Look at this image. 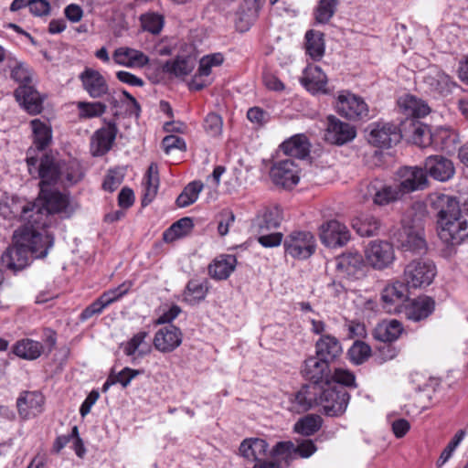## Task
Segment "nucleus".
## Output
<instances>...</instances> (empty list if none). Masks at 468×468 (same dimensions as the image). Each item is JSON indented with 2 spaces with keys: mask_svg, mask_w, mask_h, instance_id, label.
Wrapping results in <instances>:
<instances>
[{
  "mask_svg": "<svg viewBox=\"0 0 468 468\" xmlns=\"http://www.w3.org/2000/svg\"><path fill=\"white\" fill-rule=\"evenodd\" d=\"M55 237L49 231L21 226L15 230L13 245L2 254V263L15 272L29 265V254L35 259H44L54 246Z\"/></svg>",
  "mask_w": 468,
  "mask_h": 468,
  "instance_id": "f257e3e1",
  "label": "nucleus"
},
{
  "mask_svg": "<svg viewBox=\"0 0 468 468\" xmlns=\"http://www.w3.org/2000/svg\"><path fill=\"white\" fill-rule=\"evenodd\" d=\"M39 204L37 203L36 210L41 212V222H45L44 226L39 225L37 229L41 232L48 231L50 220L49 216L60 214L63 218H69L73 214L70 207L69 194L62 193L53 186H42L38 196Z\"/></svg>",
  "mask_w": 468,
  "mask_h": 468,
  "instance_id": "f03ea898",
  "label": "nucleus"
},
{
  "mask_svg": "<svg viewBox=\"0 0 468 468\" xmlns=\"http://www.w3.org/2000/svg\"><path fill=\"white\" fill-rule=\"evenodd\" d=\"M26 163L29 175L40 179L39 187L54 186L60 179L62 160H58L51 153H44L38 157L36 150L27 151Z\"/></svg>",
  "mask_w": 468,
  "mask_h": 468,
  "instance_id": "7ed1b4c3",
  "label": "nucleus"
},
{
  "mask_svg": "<svg viewBox=\"0 0 468 468\" xmlns=\"http://www.w3.org/2000/svg\"><path fill=\"white\" fill-rule=\"evenodd\" d=\"M36 208L37 202H30L17 196L6 197L0 200V216L9 220L18 219L25 222L23 226L34 229L46 224L40 221L42 214L39 210L35 211Z\"/></svg>",
  "mask_w": 468,
  "mask_h": 468,
  "instance_id": "20e7f679",
  "label": "nucleus"
},
{
  "mask_svg": "<svg viewBox=\"0 0 468 468\" xmlns=\"http://www.w3.org/2000/svg\"><path fill=\"white\" fill-rule=\"evenodd\" d=\"M316 248V239L308 230H293L284 238V254L295 261H307L315 253Z\"/></svg>",
  "mask_w": 468,
  "mask_h": 468,
  "instance_id": "39448f33",
  "label": "nucleus"
},
{
  "mask_svg": "<svg viewBox=\"0 0 468 468\" xmlns=\"http://www.w3.org/2000/svg\"><path fill=\"white\" fill-rule=\"evenodd\" d=\"M351 396L342 387L324 385L321 390L320 412L326 417L338 418L345 414Z\"/></svg>",
  "mask_w": 468,
  "mask_h": 468,
  "instance_id": "423d86ee",
  "label": "nucleus"
},
{
  "mask_svg": "<svg viewBox=\"0 0 468 468\" xmlns=\"http://www.w3.org/2000/svg\"><path fill=\"white\" fill-rule=\"evenodd\" d=\"M367 142L375 147L388 149L398 144L403 138L401 123L377 122L365 130Z\"/></svg>",
  "mask_w": 468,
  "mask_h": 468,
  "instance_id": "0eeeda50",
  "label": "nucleus"
},
{
  "mask_svg": "<svg viewBox=\"0 0 468 468\" xmlns=\"http://www.w3.org/2000/svg\"><path fill=\"white\" fill-rule=\"evenodd\" d=\"M437 274L435 263L429 259H416L409 262L404 269V281L410 287L429 286Z\"/></svg>",
  "mask_w": 468,
  "mask_h": 468,
  "instance_id": "6e6552de",
  "label": "nucleus"
},
{
  "mask_svg": "<svg viewBox=\"0 0 468 468\" xmlns=\"http://www.w3.org/2000/svg\"><path fill=\"white\" fill-rule=\"evenodd\" d=\"M337 274L351 281L366 277L367 263L364 256L356 250H346L335 258Z\"/></svg>",
  "mask_w": 468,
  "mask_h": 468,
  "instance_id": "1a4fd4ad",
  "label": "nucleus"
},
{
  "mask_svg": "<svg viewBox=\"0 0 468 468\" xmlns=\"http://www.w3.org/2000/svg\"><path fill=\"white\" fill-rule=\"evenodd\" d=\"M321 390V385L303 384L299 390L289 395V410L300 414L320 406Z\"/></svg>",
  "mask_w": 468,
  "mask_h": 468,
  "instance_id": "9d476101",
  "label": "nucleus"
},
{
  "mask_svg": "<svg viewBox=\"0 0 468 468\" xmlns=\"http://www.w3.org/2000/svg\"><path fill=\"white\" fill-rule=\"evenodd\" d=\"M409 287L406 282L400 281L386 285L380 293L383 309L388 314H400L410 300Z\"/></svg>",
  "mask_w": 468,
  "mask_h": 468,
  "instance_id": "9b49d317",
  "label": "nucleus"
},
{
  "mask_svg": "<svg viewBox=\"0 0 468 468\" xmlns=\"http://www.w3.org/2000/svg\"><path fill=\"white\" fill-rule=\"evenodd\" d=\"M398 186L403 197L415 191L424 190L429 186L427 172L421 166H402L396 172Z\"/></svg>",
  "mask_w": 468,
  "mask_h": 468,
  "instance_id": "f8f14e48",
  "label": "nucleus"
},
{
  "mask_svg": "<svg viewBox=\"0 0 468 468\" xmlns=\"http://www.w3.org/2000/svg\"><path fill=\"white\" fill-rule=\"evenodd\" d=\"M438 235L448 247L454 249L468 239V223L463 217L454 219H443L438 222Z\"/></svg>",
  "mask_w": 468,
  "mask_h": 468,
  "instance_id": "ddd939ff",
  "label": "nucleus"
},
{
  "mask_svg": "<svg viewBox=\"0 0 468 468\" xmlns=\"http://www.w3.org/2000/svg\"><path fill=\"white\" fill-rule=\"evenodd\" d=\"M131 282H123L119 286L102 292L100 297L89 304L80 314V321H86L94 315L100 314L112 303L119 301L128 293Z\"/></svg>",
  "mask_w": 468,
  "mask_h": 468,
  "instance_id": "4468645a",
  "label": "nucleus"
},
{
  "mask_svg": "<svg viewBox=\"0 0 468 468\" xmlns=\"http://www.w3.org/2000/svg\"><path fill=\"white\" fill-rule=\"evenodd\" d=\"M336 109L340 115L348 120L360 121L369 118V110L366 101L350 92L338 95Z\"/></svg>",
  "mask_w": 468,
  "mask_h": 468,
  "instance_id": "2eb2a0df",
  "label": "nucleus"
},
{
  "mask_svg": "<svg viewBox=\"0 0 468 468\" xmlns=\"http://www.w3.org/2000/svg\"><path fill=\"white\" fill-rule=\"evenodd\" d=\"M366 261L375 270L388 268L395 260L391 243L383 240H372L365 250Z\"/></svg>",
  "mask_w": 468,
  "mask_h": 468,
  "instance_id": "dca6fc26",
  "label": "nucleus"
},
{
  "mask_svg": "<svg viewBox=\"0 0 468 468\" xmlns=\"http://www.w3.org/2000/svg\"><path fill=\"white\" fill-rule=\"evenodd\" d=\"M321 242L327 248H341L351 239L348 228L342 222L332 219L324 223L320 228Z\"/></svg>",
  "mask_w": 468,
  "mask_h": 468,
  "instance_id": "f3484780",
  "label": "nucleus"
},
{
  "mask_svg": "<svg viewBox=\"0 0 468 468\" xmlns=\"http://www.w3.org/2000/svg\"><path fill=\"white\" fill-rule=\"evenodd\" d=\"M366 197L378 206H386L403 197L397 184L388 185L380 179H374L367 186Z\"/></svg>",
  "mask_w": 468,
  "mask_h": 468,
  "instance_id": "a211bd4d",
  "label": "nucleus"
},
{
  "mask_svg": "<svg viewBox=\"0 0 468 468\" xmlns=\"http://www.w3.org/2000/svg\"><path fill=\"white\" fill-rule=\"evenodd\" d=\"M435 300L428 295H420L408 301L400 314L408 321L420 323L426 321L435 311Z\"/></svg>",
  "mask_w": 468,
  "mask_h": 468,
  "instance_id": "6ab92c4d",
  "label": "nucleus"
},
{
  "mask_svg": "<svg viewBox=\"0 0 468 468\" xmlns=\"http://www.w3.org/2000/svg\"><path fill=\"white\" fill-rule=\"evenodd\" d=\"M299 169L295 162L290 158L275 162L270 170L273 183L283 188H292L299 182Z\"/></svg>",
  "mask_w": 468,
  "mask_h": 468,
  "instance_id": "aec40b11",
  "label": "nucleus"
},
{
  "mask_svg": "<svg viewBox=\"0 0 468 468\" xmlns=\"http://www.w3.org/2000/svg\"><path fill=\"white\" fill-rule=\"evenodd\" d=\"M45 397L38 391H22L17 399L16 407L19 417L24 420L36 418L44 411Z\"/></svg>",
  "mask_w": 468,
  "mask_h": 468,
  "instance_id": "412c9836",
  "label": "nucleus"
},
{
  "mask_svg": "<svg viewBox=\"0 0 468 468\" xmlns=\"http://www.w3.org/2000/svg\"><path fill=\"white\" fill-rule=\"evenodd\" d=\"M356 135V128L340 121L334 115L327 117V127L324 132V140L335 145H343L351 142Z\"/></svg>",
  "mask_w": 468,
  "mask_h": 468,
  "instance_id": "4be33fe9",
  "label": "nucleus"
},
{
  "mask_svg": "<svg viewBox=\"0 0 468 468\" xmlns=\"http://www.w3.org/2000/svg\"><path fill=\"white\" fill-rule=\"evenodd\" d=\"M331 364L318 356H311L304 360L303 376L310 383L317 385H329Z\"/></svg>",
  "mask_w": 468,
  "mask_h": 468,
  "instance_id": "5701e85b",
  "label": "nucleus"
},
{
  "mask_svg": "<svg viewBox=\"0 0 468 468\" xmlns=\"http://www.w3.org/2000/svg\"><path fill=\"white\" fill-rule=\"evenodd\" d=\"M183 341L181 329L174 324H168L160 328L154 335L153 345L161 353L175 351Z\"/></svg>",
  "mask_w": 468,
  "mask_h": 468,
  "instance_id": "b1692460",
  "label": "nucleus"
},
{
  "mask_svg": "<svg viewBox=\"0 0 468 468\" xmlns=\"http://www.w3.org/2000/svg\"><path fill=\"white\" fill-rule=\"evenodd\" d=\"M424 169L427 176L440 182L449 181L455 174L453 163L440 154L430 155L424 160Z\"/></svg>",
  "mask_w": 468,
  "mask_h": 468,
  "instance_id": "393cba45",
  "label": "nucleus"
},
{
  "mask_svg": "<svg viewBox=\"0 0 468 468\" xmlns=\"http://www.w3.org/2000/svg\"><path fill=\"white\" fill-rule=\"evenodd\" d=\"M282 219V210L280 207H267L257 213L252 220L251 228L254 232L271 231L280 228Z\"/></svg>",
  "mask_w": 468,
  "mask_h": 468,
  "instance_id": "a878e982",
  "label": "nucleus"
},
{
  "mask_svg": "<svg viewBox=\"0 0 468 468\" xmlns=\"http://www.w3.org/2000/svg\"><path fill=\"white\" fill-rule=\"evenodd\" d=\"M14 96L29 114L37 115L42 112L44 98L33 85H19L15 90Z\"/></svg>",
  "mask_w": 468,
  "mask_h": 468,
  "instance_id": "bb28decb",
  "label": "nucleus"
},
{
  "mask_svg": "<svg viewBox=\"0 0 468 468\" xmlns=\"http://www.w3.org/2000/svg\"><path fill=\"white\" fill-rule=\"evenodd\" d=\"M105 126L98 129L93 135L96 141V149L93 155L102 156L106 154L112 148L118 133V127L114 119L108 120L104 118Z\"/></svg>",
  "mask_w": 468,
  "mask_h": 468,
  "instance_id": "cd10ccee",
  "label": "nucleus"
},
{
  "mask_svg": "<svg viewBox=\"0 0 468 468\" xmlns=\"http://www.w3.org/2000/svg\"><path fill=\"white\" fill-rule=\"evenodd\" d=\"M83 89L93 98H101L108 94L109 86L105 78L96 69L87 68L79 76Z\"/></svg>",
  "mask_w": 468,
  "mask_h": 468,
  "instance_id": "c85d7f7f",
  "label": "nucleus"
},
{
  "mask_svg": "<svg viewBox=\"0 0 468 468\" xmlns=\"http://www.w3.org/2000/svg\"><path fill=\"white\" fill-rule=\"evenodd\" d=\"M401 129L403 131V137L408 136L409 133L414 144L421 148L431 146L433 131L419 120L408 119L405 122H401Z\"/></svg>",
  "mask_w": 468,
  "mask_h": 468,
  "instance_id": "c756f323",
  "label": "nucleus"
},
{
  "mask_svg": "<svg viewBox=\"0 0 468 468\" xmlns=\"http://www.w3.org/2000/svg\"><path fill=\"white\" fill-rule=\"evenodd\" d=\"M301 84L312 94H328L327 77L319 66L308 65L300 79Z\"/></svg>",
  "mask_w": 468,
  "mask_h": 468,
  "instance_id": "7c9ffc66",
  "label": "nucleus"
},
{
  "mask_svg": "<svg viewBox=\"0 0 468 468\" xmlns=\"http://www.w3.org/2000/svg\"><path fill=\"white\" fill-rule=\"evenodd\" d=\"M431 207L437 212L438 222L443 219H454L462 217L459 202L452 196L436 195L431 202Z\"/></svg>",
  "mask_w": 468,
  "mask_h": 468,
  "instance_id": "2f4dec72",
  "label": "nucleus"
},
{
  "mask_svg": "<svg viewBox=\"0 0 468 468\" xmlns=\"http://www.w3.org/2000/svg\"><path fill=\"white\" fill-rule=\"evenodd\" d=\"M423 82L431 93L434 96L441 97L451 94L457 86L449 75L439 69H434L432 72L426 74L423 78Z\"/></svg>",
  "mask_w": 468,
  "mask_h": 468,
  "instance_id": "473e14b6",
  "label": "nucleus"
},
{
  "mask_svg": "<svg viewBox=\"0 0 468 468\" xmlns=\"http://www.w3.org/2000/svg\"><path fill=\"white\" fill-rule=\"evenodd\" d=\"M315 355L329 362H335L343 353L340 341L332 335H322L314 344Z\"/></svg>",
  "mask_w": 468,
  "mask_h": 468,
  "instance_id": "72a5a7b5",
  "label": "nucleus"
},
{
  "mask_svg": "<svg viewBox=\"0 0 468 468\" xmlns=\"http://www.w3.org/2000/svg\"><path fill=\"white\" fill-rule=\"evenodd\" d=\"M269 444L264 439L246 438L239 447V454L248 463H259L266 455Z\"/></svg>",
  "mask_w": 468,
  "mask_h": 468,
  "instance_id": "f704fd0d",
  "label": "nucleus"
},
{
  "mask_svg": "<svg viewBox=\"0 0 468 468\" xmlns=\"http://www.w3.org/2000/svg\"><path fill=\"white\" fill-rule=\"evenodd\" d=\"M397 241L403 251L423 254L427 250L425 239L411 227H403L398 233Z\"/></svg>",
  "mask_w": 468,
  "mask_h": 468,
  "instance_id": "c9c22d12",
  "label": "nucleus"
},
{
  "mask_svg": "<svg viewBox=\"0 0 468 468\" xmlns=\"http://www.w3.org/2000/svg\"><path fill=\"white\" fill-rule=\"evenodd\" d=\"M113 61L126 68H144L149 63V58L143 51L128 47H121L112 54Z\"/></svg>",
  "mask_w": 468,
  "mask_h": 468,
  "instance_id": "e433bc0d",
  "label": "nucleus"
},
{
  "mask_svg": "<svg viewBox=\"0 0 468 468\" xmlns=\"http://www.w3.org/2000/svg\"><path fill=\"white\" fill-rule=\"evenodd\" d=\"M459 144L458 133L450 128L439 127L432 132L431 144L435 150L453 154Z\"/></svg>",
  "mask_w": 468,
  "mask_h": 468,
  "instance_id": "4c0bfd02",
  "label": "nucleus"
},
{
  "mask_svg": "<svg viewBox=\"0 0 468 468\" xmlns=\"http://www.w3.org/2000/svg\"><path fill=\"white\" fill-rule=\"evenodd\" d=\"M311 144L303 133L294 134L280 145L284 154L297 159H305L310 154Z\"/></svg>",
  "mask_w": 468,
  "mask_h": 468,
  "instance_id": "58836bf2",
  "label": "nucleus"
},
{
  "mask_svg": "<svg viewBox=\"0 0 468 468\" xmlns=\"http://www.w3.org/2000/svg\"><path fill=\"white\" fill-rule=\"evenodd\" d=\"M398 105L408 119H415L426 116L430 112L428 104L411 94H405L398 100Z\"/></svg>",
  "mask_w": 468,
  "mask_h": 468,
  "instance_id": "ea45409f",
  "label": "nucleus"
},
{
  "mask_svg": "<svg viewBox=\"0 0 468 468\" xmlns=\"http://www.w3.org/2000/svg\"><path fill=\"white\" fill-rule=\"evenodd\" d=\"M237 265V258L232 254H222L217 257L208 265V273L212 279L227 280L234 271Z\"/></svg>",
  "mask_w": 468,
  "mask_h": 468,
  "instance_id": "a19ab883",
  "label": "nucleus"
},
{
  "mask_svg": "<svg viewBox=\"0 0 468 468\" xmlns=\"http://www.w3.org/2000/svg\"><path fill=\"white\" fill-rule=\"evenodd\" d=\"M6 60L10 78L19 85H30L33 77L32 69L24 61L18 60L12 53H8Z\"/></svg>",
  "mask_w": 468,
  "mask_h": 468,
  "instance_id": "79ce46f5",
  "label": "nucleus"
},
{
  "mask_svg": "<svg viewBox=\"0 0 468 468\" xmlns=\"http://www.w3.org/2000/svg\"><path fill=\"white\" fill-rule=\"evenodd\" d=\"M403 331L400 322L391 320L389 322H382L377 324L372 332L374 339L379 342H394Z\"/></svg>",
  "mask_w": 468,
  "mask_h": 468,
  "instance_id": "37998d69",
  "label": "nucleus"
},
{
  "mask_svg": "<svg viewBox=\"0 0 468 468\" xmlns=\"http://www.w3.org/2000/svg\"><path fill=\"white\" fill-rule=\"evenodd\" d=\"M44 352V346L33 339L24 338L17 341L13 346V353L26 360H35L38 358Z\"/></svg>",
  "mask_w": 468,
  "mask_h": 468,
  "instance_id": "c03bdc74",
  "label": "nucleus"
},
{
  "mask_svg": "<svg viewBox=\"0 0 468 468\" xmlns=\"http://www.w3.org/2000/svg\"><path fill=\"white\" fill-rule=\"evenodd\" d=\"M305 50L314 60H320L324 54V35L320 31L309 29L305 33Z\"/></svg>",
  "mask_w": 468,
  "mask_h": 468,
  "instance_id": "a18cd8bd",
  "label": "nucleus"
},
{
  "mask_svg": "<svg viewBox=\"0 0 468 468\" xmlns=\"http://www.w3.org/2000/svg\"><path fill=\"white\" fill-rule=\"evenodd\" d=\"M207 284L206 280L203 282L198 279L189 280L183 292V300L191 305L200 303L207 296L208 291Z\"/></svg>",
  "mask_w": 468,
  "mask_h": 468,
  "instance_id": "49530a36",
  "label": "nucleus"
},
{
  "mask_svg": "<svg viewBox=\"0 0 468 468\" xmlns=\"http://www.w3.org/2000/svg\"><path fill=\"white\" fill-rule=\"evenodd\" d=\"M30 125L33 132V143L37 150H45L52 141L51 128L39 119L32 120Z\"/></svg>",
  "mask_w": 468,
  "mask_h": 468,
  "instance_id": "de8ad7c7",
  "label": "nucleus"
},
{
  "mask_svg": "<svg viewBox=\"0 0 468 468\" xmlns=\"http://www.w3.org/2000/svg\"><path fill=\"white\" fill-rule=\"evenodd\" d=\"M194 61L187 56H176L175 59L164 62V69L167 74L175 77H185L194 69Z\"/></svg>",
  "mask_w": 468,
  "mask_h": 468,
  "instance_id": "09e8293b",
  "label": "nucleus"
},
{
  "mask_svg": "<svg viewBox=\"0 0 468 468\" xmlns=\"http://www.w3.org/2000/svg\"><path fill=\"white\" fill-rule=\"evenodd\" d=\"M145 190L142 198V207L148 206L155 197L158 186H159V176H158V166L156 164L152 163L145 174Z\"/></svg>",
  "mask_w": 468,
  "mask_h": 468,
  "instance_id": "8fccbe9b",
  "label": "nucleus"
},
{
  "mask_svg": "<svg viewBox=\"0 0 468 468\" xmlns=\"http://www.w3.org/2000/svg\"><path fill=\"white\" fill-rule=\"evenodd\" d=\"M351 226L359 236L371 237L378 234L380 223L373 216L361 215L352 219Z\"/></svg>",
  "mask_w": 468,
  "mask_h": 468,
  "instance_id": "3c124183",
  "label": "nucleus"
},
{
  "mask_svg": "<svg viewBox=\"0 0 468 468\" xmlns=\"http://www.w3.org/2000/svg\"><path fill=\"white\" fill-rule=\"evenodd\" d=\"M193 229V219L189 217L182 218L173 223L167 229L164 231L163 239L165 242H173L177 239L188 235Z\"/></svg>",
  "mask_w": 468,
  "mask_h": 468,
  "instance_id": "603ef678",
  "label": "nucleus"
},
{
  "mask_svg": "<svg viewBox=\"0 0 468 468\" xmlns=\"http://www.w3.org/2000/svg\"><path fill=\"white\" fill-rule=\"evenodd\" d=\"M83 174L80 165L77 161H62L60 169V179L58 183L63 187H69L81 180Z\"/></svg>",
  "mask_w": 468,
  "mask_h": 468,
  "instance_id": "864d4df0",
  "label": "nucleus"
},
{
  "mask_svg": "<svg viewBox=\"0 0 468 468\" xmlns=\"http://www.w3.org/2000/svg\"><path fill=\"white\" fill-rule=\"evenodd\" d=\"M323 425V419L317 414H307L299 419L294 426L293 431L305 437H309L316 433Z\"/></svg>",
  "mask_w": 468,
  "mask_h": 468,
  "instance_id": "5fc2aeb1",
  "label": "nucleus"
},
{
  "mask_svg": "<svg viewBox=\"0 0 468 468\" xmlns=\"http://www.w3.org/2000/svg\"><path fill=\"white\" fill-rule=\"evenodd\" d=\"M204 185L199 180L188 183L176 197V204L178 207H186L195 203L202 191Z\"/></svg>",
  "mask_w": 468,
  "mask_h": 468,
  "instance_id": "6e6d98bb",
  "label": "nucleus"
},
{
  "mask_svg": "<svg viewBox=\"0 0 468 468\" xmlns=\"http://www.w3.org/2000/svg\"><path fill=\"white\" fill-rule=\"evenodd\" d=\"M329 378V383L330 385H336L339 387L344 388L346 389V388H356L357 384L356 381V376L354 372H352L349 369L342 368V367H336L334 369V371L331 370Z\"/></svg>",
  "mask_w": 468,
  "mask_h": 468,
  "instance_id": "4d7b16f0",
  "label": "nucleus"
},
{
  "mask_svg": "<svg viewBox=\"0 0 468 468\" xmlns=\"http://www.w3.org/2000/svg\"><path fill=\"white\" fill-rule=\"evenodd\" d=\"M372 350L369 345L361 341L356 340L347 350V357L354 365H362L371 356Z\"/></svg>",
  "mask_w": 468,
  "mask_h": 468,
  "instance_id": "13d9d810",
  "label": "nucleus"
},
{
  "mask_svg": "<svg viewBox=\"0 0 468 468\" xmlns=\"http://www.w3.org/2000/svg\"><path fill=\"white\" fill-rule=\"evenodd\" d=\"M337 0H319L314 9V17L319 24H327L336 12Z\"/></svg>",
  "mask_w": 468,
  "mask_h": 468,
  "instance_id": "bf43d9fd",
  "label": "nucleus"
},
{
  "mask_svg": "<svg viewBox=\"0 0 468 468\" xmlns=\"http://www.w3.org/2000/svg\"><path fill=\"white\" fill-rule=\"evenodd\" d=\"M80 119H91L101 117L107 109L105 103L101 101H79L77 104Z\"/></svg>",
  "mask_w": 468,
  "mask_h": 468,
  "instance_id": "052dcab7",
  "label": "nucleus"
},
{
  "mask_svg": "<svg viewBox=\"0 0 468 468\" xmlns=\"http://www.w3.org/2000/svg\"><path fill=\"white\" fill-rule=\"evenodd\" d=\"M148 335L149 333L146 331H140L133 335V336L129 341L122 345L123 347V353L127 356H133L136 352H138V356H144L147 352H149L150 348H148L146 351H144L140 350L139 347L144 344L145 338Z\"/></svg>",
  "mask_w": 468,
  "mask_h": 468,
  "instance_id": "680f3d73",
  "label": "nucleus"
},
{
  "mask_svg": "<svg viewBox=\"0 0 468 468\" xmlns=\"http://www.w3.org/2000/svg\"><path fill=\"white\" fill-rule=\"evenodd\" d=\"M466 435V431L464 429L459 430L454 436L451 439V441L448 442L446 447L441 452L438 461L437 465L438 467L442 466L445 464L452 456L455 450L458 448L460 443L463 441Z\"/></svg>",
  "mask_w": 468,
  "mask_h": 468,
  "instance_id": "e2e57ef3",
  "label": "nucleus"
},
{
  "mask_svg": "<svg viewBox=\"0 0 468 468\" xmlns=\"http://www.w3.org/2000/svg\"><path fill=\"white\" fill-rule=\"evenodd\" d=\"M203 128L206 133L210 137H218L222 133L223 120L221 115L217 112H209L204 119Z\"/></svg>",
  "mask_w": 468,
  "mask_h": 468,
  "instance_id": "0e129e2a",
  "label": "nucleus"
},
{
  "mask_svg": "<svg viewBox=\"0 0 468 468\" xmlns=\"http://www.w3.org/2000/svg\"><path fill=\"white\" fill-rule=\"evenodd\" d=\"M142 27L153 35H158L164 27V16L156 13H148L141 16Z\"/></svg>",
  "mask_w": 468,
  "mask_h": 468,
  "instance_id": "69168bd1",
  "label": "nucleus"
},
{
  "mask_svg": "<svg viewBox=\"0 0 468 468\" xmlns=\"http://www.w3.org/2000/svg\"><path fill=\"white\" fill-rule=\"evenodd\" d=\"M256 240L263 248H276L281 244L283 245L284 236L278 231L255 232Z\"/></svg>",
  "mask_w": 468,
  "mask_h": 468,
  "instance_id": "338daca9",
  "label": "nucleus"
},
{
  "mask_svg": "<svg viewBox=\"0 0 468 468\" xmlns=\"http://www.w3.org/2000/svg\"><path fill=\"white\" fill-rule=\"evenodd\" d=\"M248 120L258 128L265 126L271 120L270 113L261 107L254 106L247 112Z\"/></svg>",
  "mask_w": 468,
  "mask_h": 468,
  "instance_id": "774afa93",
  "label": "nucleus"
}]
</instances>
